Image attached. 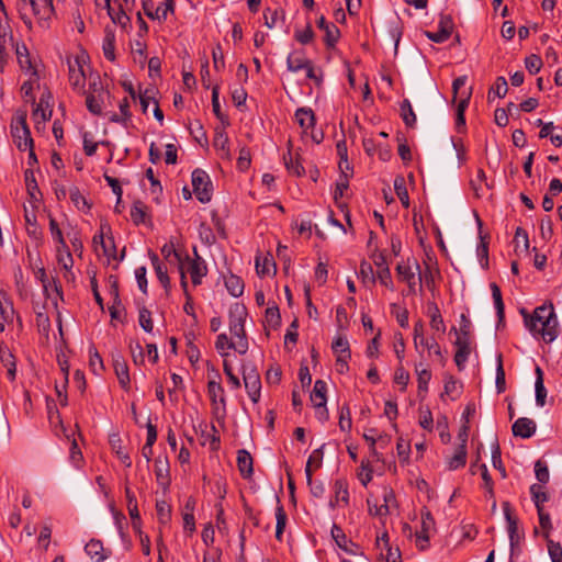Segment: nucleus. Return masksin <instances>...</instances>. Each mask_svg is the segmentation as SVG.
Segmentation results:
<instances>
[{
	"label": "nucleus",
	"instance_id": "22",
	"mask_svg": "<svg viewBox=\"0 0 562 562\" xmlns=\"http://www.w3.org/2000/svg\"><path fill=\"white\" fill-rule=\"evenodd\" d=\"M254 460L251 454L245 450L240 449L237 451V467L240 472V475L244 479H249L254 473Z\"/></svg>",
	"mask_w": 562,
	"mask_h": 562
},
{
	"label": "nucleus",
	"instance_id": "20",
	"mask_svg": "<svg viewBox=\"0 0 562 562\" xmlns=\"http://www.w3.org/2000/svg\"><path fill=\"white\" fill-rule=\"evenodd\" d=\"M312 60L305 57L304 50H294L286 58V68L289 71L297 72L307 68Z\"/></svg>",
	"mask_w": 562,
	"mask_h": 562
},
{
	"label": "nucleus",
	"instance_id": "1",
	"mask_svg": "<svg viewBox=\"0 0 562 562\" xmlns=\"http://www.w3.org/2000/svg\"><path fill=\"white\" fill-rule=\"evenodd\" d=\"M524 322L532 335H540L547 344L559 335V322L552 303L538 306L530 316L525 315Z\"/></svg>",
	"mask_w": 562,
	"mask_h": 562
},
{
	"label": "nucleus",
	"instance_id": "38",
	"mask_svg": "<svg viewBox=\"0 0 562 562\" xmlns=\"http://www.w3.org/2000/svg\"><path fill=\"white\" fill-rule=\"evenodd\" d=\"M110 443L112 450L115 452L120 461L126 467L130 468L132 465V460L128 452L122 447V440L117 435H113L110 438Z\"/></svg>",
	"mask_w": 562,
	"mask_h": 562
},
{
	"label": "nucleus",
	"instance_id": "26",
	"mask_svg": "<svg viewBox=\"0 0 562 562\" xmlns=\"http://www.w3.org/2000/svg\"><path fill=\"white\" fill-rule=\"evenodd\" d=\"M396 272L400 279L407 283L408 292L415 293L417 282L415 278V272L412 270V267L408 263H398L396 266Z\"/></svg>",
	"mask_w": 562,
	"mask_h": 562
},
{
	"label": "nucleus",
	"instance_id": "52",
	"mask_svg": "<svg viewBox=\"0 0 562 562\" xmlns=\"http://www.w3.org/2000/svg\"><path fill=\"white\" fill-rule=\"evenodd\" d=\"M100 246L102 247L103 255L109 259H116V247L112 236L104 237L103 231L100 233Z\"/></svg>",
	"mask_w": 562,
	"mask_h": 562
},
{
	"label": "nucleus",
	"instance_id": "35",
	"mask_svg": "<svg viewBox=\"0 0 562 562\" xmlns=\"http://www.w3.org/2000/svg\"><path fill=\"white\" fill-rule=\"evenodd\" d=\"M276 519V538L281 541L286 526L288 516L279 497H277Z\"/></svg>",
	"mask_w": 562,
	"mask_h": 562
},
{
	"label": "nucleus",
	"instance_id": "60",
	"mask_svg": "<svg viewBox=\"0 0 562 562\" xmlns=\"http://www.w3.org/2000/svg\"><path fill=\"white\" fill-rule=\"evenodd\" d=\"M265 322L268 326L276 329L281 324V315L278 306L268 307L265 313Z\"/></svg>",
	"mask_w": 562,
	"mask_h": 562
},
{
	"label": "nucleus",
	"instance_id": "3",
	"mask_svg": "<svg viewBox=\"0 0 562 562\" xmlns=\"http://www.w3.org/2000/svg\"><path fill=\"white\" fill-rule=\"evenodd\" d=\"M504 516L507 522V531L510 546V559L520 553V541L524 539V532H519L518 518L513 514L512 505L509 502L502 504Z\"/></svg>",
	"mask_w": 562,
	"mask_h": 562
},
{
	"label": "nucleus",
	"instance_id": "46",
	"mask_svg": "<svg viewBox=\"0 0 562 562\" xmlns=\"http://www.w3.org/2000/svg\"><path fill=\"white\" fill-rule=\"evenodd\" d=\"M490 288H491V291H492V297H493V301H494V305H495V308H496V314H497L498 321L502 322L504 319L505 306H504L501 289H499V286L495 282H492L490 284Z\"/></svg>",
	"mask_w": 562,
	"mask_h": 562
},
{
	"label": "nucleus",
	"instance_id": "34",
	"mask_svg": "<svg viewBox=\"0 0 562 562\" xmlns=\"http://www.w3.org/2000/svg\"><path fill=\"white\" fill-rule=\"evenodd\" d=\"M428 315L430 317V326L437 331L445 333L446 325L441 316L440 310L435 302L428 303Z\"/></svg>",
	"mask_w": 562,
	"mask_h": 562
},
{
	"label": "nucleus",
	"instance_id": "49",
	"mask_svg": "<svg viewBox=\"0 0 562 562\" xmlns=\"http://www.w3.org/2000/svg\"><path fill=\"white\" fill-rule=\"evenodd\" d=\"M530 495H531V499L535 503V506L537 508V513H539V508H543V503L548 502L549 496L542 490V486L539 484H532L530 486Z\"/></svg>",
	"mask_w": 562,
	"mask_h": 562
},
{
	"label": "nucleus",
	"instance_id": "37",
	"mask_svg": "<svg viewBox=\"0 0 562 562\" xmlns=\"http://www.w3.org/2000/svg\"><path fill=\"white\" fill-rule=\"evenodd\" d=\"M213 145L220 151L221 158L231 159L229 139L225 132H216Z\"/></svg>",
	"mask_w": 562,
	"mask_h": 562
},
{
	"label": "nucleus",
	"instance_id": "41",
	"mask_svg": "<svg viewBox=\"0 0 562 562\" xmlns=\"http://www.w3.org/2000/svg\"><path fill=\"white\" fill-rule=\"evenodd\" d=\"M415 371L417 374V387H418V395L422 393H427L428 391V383L431 379V372L422 367V363L416 364Z\"/></svg>",
	"mask_w": 562,
	"mask_h": 562
},
{
	"label": "nucleus",
	"instance_id": "44",
	"mask_svg": "<svg viewBox=\"0 0 562 562\" xmlns=\"http://www.w3.org/2000/svg\"><path fill=\"white\" fill-rule=\"evenodd\" d=\"M419 346L426 348L428 350L429 356L434 355L441 366L446 364V358L435 337L427 338L424 341V344H420Z\"/></svg>",
	"mask_w": 562,
	"mask_h": 562
},
{
	"label": "nucleus",
	"instance_id": "23",
	"mask_svg": "<svg viewBox=\"0 0 562 562\" xmlns=\"http://www.w3.org/2000/svg\"><path fill=\"white\" fill-rule=\"evenodd\" d=\"M334 497L329 502V506L335 508L339 505V502H342L345 505L349 503V492L348 484L346 480L339 479L334 483Z\"/></svg>",
	"mask_w": 562,
	"mask_h": 562
},
{
	"label": "nucleus",
	"instance_id": "50",
	"mask_svg": "<svg viewBox=\"0 0 562 562\" xmlns=\"http://www.w3.org/2000/svg\"><path fill=\"white\" fill-rule=\"evenodd\" d=\"M492 464L497 471H499L503 479L507 476L506 469L502 461L501 447L497 440L492 445Z\"/></svg>",
	"mask_w": 562,
	"mask_h": 562
},
{
	"label": "nucleus",
	"instance_id": "59",
	"mask_svg": "<svg viewBox=\"0 0 562 562\" xmlns=\"http://www.w3.org/2000/svg\"><path fill=\"white\" fill-rule=\"evenodd\" d=\"M49 231H50L53 239L59 245L58 251H60V247L63 249H67V245H66V241L64 239L63 232L59 228L58 223L56 222V220L54 217H52V216L49 217Z\"/></svg>",
	"mask_w": 562,
	"mask_h": 562
},
{
	"label": "nucleus",
	"instance_id": "61",
	"mask_svg": "<svg viewBox=\"0 0 562 562\" xmlns=\"http://www.w3.org/2000/svg\"><path fill=\"white\" fill-rule=\"evenodd\" d=\"M460 389L461 386L452 375L446 376L443 385L446 395H449L451 400H456L460 395Z\"/></svg>",
	"mask_w": 562,
	"mask_h": 562
},
{
	"label": "nucleus",
	"instance_id": "2",
	"mask_svg": "<svg viewBox=\"0 0 562 562\" xmlns=\"http://www.w3.org/2000/svg\"><path fill=\"white\" fill-rule=\"evenodd\" d=\"M26 111H18L10 124L13 143L21 151L26 150L34 143L26 123Z\"/></svg>",
	"mask_w": 562,
	"mask_h": 562
},
{
	"label": "nucleus",
	"instance_id": "19",
	"mask_svg": "<svg viewBox=\"0 0 562 562\" xmlns=\"http://www.w3.org/2000/svg\"><path fill=\"white\" fill-rule=\"evenodd\" d=\"M471 94H472L471 89L469 91H463L461 93L460 100L458 101L457 113H456V128L459 133H462L465 131L464 112L469 105Z\"/></svg>",
	"mask_w": 562,
	"mask_h": 562
},
{
	"label": "nucleus",
	"instance_id": "27",
	"mask_svg": "<svg viewBox=\"0 0 562 562\" xmlns=\"http://www.w3.org/2000/svg\"><path fill=\"white\" fill-rule=\"evenodd\" d=\"M86 553L95 562H103L108 559L109 554L105 553L103 543L100 540L91 539L85 547Z\"/></svg>",
	"mask_w": 562,
	"mask_h": 562
},
{
	"label": "nucleus",
	"instance_id": "8",
	"mask_svg": "<svg viewBox=\"0 0 562 562\" xmlns=\"http://www.w3.org/2000/svg\"><path fill=\"white\" fill-rule=\"evenodd\" d=\"M22 324L21 317L16 314L11 297L4 291H0V331H4L5 325H11L14 317Z\"/></svg>",
	"mask_w": 562,
	"mask_h": 562
},
{
	"label": "nucleus",
	"instance_id": "18",
	"mask_svg": "<svg viewBox=\"0 0 562 562\" xmlns=\"http://www.w3.org/2000/svg\"><path fill=\"white\" fill-rule=\"evenodd\" d=\"M199 428L201 430V437L203 439L202 445H205L209 441L211 445V449L213 451L217 450L220 448L221 439L218 430L216 429L214 424H211L209 426L205 422H202L199 424Z\"/></svg>",
	"mask_w": 562,
	"mask_h": 562
},
{
	"label": "nucleus",
	"instance_id": "47",
	"mask_svg": "<svg viewBox=\"0 0 562 562\" xmlns=\"http://www.w3.org/2000/svg\"><path fill=\"white\" fill-rule=\"evenodd\" d=\"M155 474L159 485L167 486L169 484L170 480L167 462H162L160 459L155 460Z\"/></svg>",
	"mask_w": 562,
	"mask_h": 562
},
{
	"label": "nucleus",
	"instance_id": "57",
	"mask_svg": "<svg viewBox=\"0 0 562 562\" xmlns=\"http://www.w3.org/2000/svg\"><path fill=\"white\" fill-rule=\"evenodd\" d=\"M539 525L542 529V536L546 540L550 539V532L553 529L550 514L544 512V508H539L538 513Z\"/></svg>",
	"mask_w": 562,
	"mask_h": 562
},
{
	"label": "nucleus",
	"instance_id": "11",
	"mask_svg": "<svg viewBox=\"0 0 562 562\" xmlns=\"http://www.w3.org/2000/svg\"><path fill=\"white\" fill-rule=\"evenodd\" d=\"M207 394L213 405V414L215 415L216 419H223L225 416V408H223V414L220 416V408L217 406V402H220L223 405V407H225L224 389L221 385V383L217 382L215 379L209 381Z\"/></svg>",
	"mask_w": 562,
	"mask_h": 562
},
{
	"label": "nucleus",
	"instance_id": "48",
	"mask_svg": "<svg viewBox=\"0 0 562 562\" xmlns=\"http://www.w3.org/2000/svg\"><path fill=\"white\" fill-rule=\"evenodd\" d=\"M394 190L404 207L409 206V196L405 184V179L402 176H397L394 179Z\"/></svg>",
	"mask_w": 562,
	"mask_h": 562
},
{
	"label": "nucleus",
	"instance_id": "15",
	"mask_svg": "<svg viewBox=\"0 0 562 562\" xmlns=\"http://www.w3.org/2000/svg\"><path fill=\"white\" fill-rule=\"evenodd\" d=\"M536 422L527 417L518 418L512 426L513 435L524 439L532 437L536 432Z\"/></svg>",
	"mask_w": 562,
	"mask_h": 562
},
{
	"label": "nucleus",
	"instance_id": "62",
	"mask_svg": "<svg viewBox=\"0 0 562 562\" xmlns=\"http://www.w3.org/2000/svg\"><path fill=\"white\" fill-rule=\"evenodd\" d=\"M24 179L27 193L31 195V198L36 199V193H41L33 170L26 169L24 171Z\"/></svg>",
	"mask_w": 562,
	"mask_h": 562
},
{
	"label": "nucleus",
	"instance_id": "31",
	"mask_svg": "<svg viewBox=\"0 0 562 562\" xmlns=\"http://www.w3.org/2000/svg\"><path fill=\"white\" fill-rule=\"evenodd\" d=\"M104 2H105V8L108 11V14H109L110 19L112 20V22L114 24H119L121 27L125 29L130 24L131 19L123 10V3L120 4L119 11H114V9L111 7V0H104Z\"/></svg>",
	"mask_w": 562,
	"mask_h": 562
},
{
	"label": "nucleus",
	"instance_id": "12",
	"mask_svg": "<svg viewBox=\"0 0 562 562\" xmlns=\"http://www.w3.org/2000/svg\"><path fill=\"white\" fill-rule=\"evenodd\" d=\"M83 57L77 56L71 63L68 61L69 67V82L75 90H82L85 88L86 76L83 71Z\"/></svg>",
	"mask_w": 562,
	"mask_h": 562
},
{
	"label": "nucleus",
	"instance_id": "63",
	"mask_svg": "<svg viewBox=\"0 0 562 562\" xmlns=\"http://www.w3.org/2000/svg\"><path fill=\"white\" fill-rule=\"evenodd\" d=\"M89 366L94 374H100L104 370L103 360L95 348L89 350Z\"/></svg>",
	"mask_w": 562,
	"mask_h": 562
},
{
	"label": "nucleus",
	"instance_id": "10",
	"mask_svg": "<svg viewBox=\"0 0 562 562\" xmlns=\"http://www.w3.org/2000/svg\"><path fill=\"white\" fill-rule=\"evenodd\" d=\"M113 368L115 375L117 378L120 386L124 391H130L131 389V378L128 366L120 351L112 353Z\"/></svg>",
	"mask_w": 562,
	"mask_h": 562
},
{
	"label": "nucleus",
	"instance_id": "54",
	"mask_svg": "<svg viewBox=\"0 0 562 562\" xmlns=\"http://www.w3.org/2000/svg\"><path fill=\"white\" fill-rule=\"evenodd\" d=\"M497 367H496V390L497 393H504L506 390V379H505V370L503 367V356L502 353L497 355Z\"/></svg>",
	"mask_w": 562,
	"mask_h": 562
},
{
	"label": "nucleus",
	"instance_id": "45",
	"mask_svg": "<svg viewBox=\"0 0 562 562\" xmlns=\"http://www.w3.org/2000/svg\"><path fill=\"white\" fill-rule=\"evenodd\" d=\"M331 537L336 544L344 551H349L348 544L357 548V546L347 538L344 530L336 524L331 527Z\"/></svg>",
	"mask_w": 562,
	"mask_h": 562
},
{
	"label": "nucleus",
	"instance_id": "17",
	"mask_svg": "<svg viewBox=\"0 0 562 562\" xmlns=\"http://www.w3.org/2000/svg\"><path fill=\"white\" fill-rule=\"evenodd\" d=\"M374 265L378 267V278L381 282V284L385 285L389 289H393V281L391 277V271L389 268V265L386 262V258L384 254H379L374 256Z\"/></svg>",
	"mask_w": 562,
	"mask_h": 562
},
{
	"label": "nucleus",
	"instance_id": "55",
	"mask_svg": "<svg viewBox=\"0 0 562 562\" xmlns=\"http://www.w3.org/2000/svg\"><path fill=\"white\" fill-rule=\"evenodd\" d=\"M324 32H325L324 42H325L326 47L334 48L340 37L339 29L334 23H330L329 26H326Z\"/></svg>",
	"mask_w": 562,
	"mask_h": 562
},
{
	"label": "nucleus",
	"instance_id": "33",
	"mask_svg": "<svg viewBox=\"0 0 562 562\" xmlns=\"http://www.w3.org/2000/svg\"><path fill=\"white\" fill-rule=\"evenodd\" d=\"M247 308L241 303H234L231 305L228 311V325L229 324H236V325H245L246 318H247Z\"/></svg>",
	"mask_w": 562,
	"mask_h": 562
},
{
	"label": "nucleus",
	"instance_id": "43",
	"mask_svg": "<svg viewBox=\"0 0 562 562\" xmlns=\"http://www.w3.org/2000/svg\"><path fill=\"white\" fill-rule=\"evenodd\" d=\"M477 258L480 260V263L483 269L488 268V236L482 235V232L480 231V244L476 248Z\"/></svg>",
	"mask_w": 562,
	"mask_h": 562
},
{
	"label": "nucleus",
	"instance_id": "32",
	"mask_svg": "<svg viewBox=\"0 0 562 562\" xmlns=\"http://www.w3.org/2000/svg\"><path fill=\"white\" fill-rule=\"evenodd\" d=\"M295 119L304 131L315 126V114L310 108H299L295 111Z\"/></svg>",
	"mask_w": 562,
	"mask_h": 562
},
{
	"label": "nucleus",
	"instance_id": "56",
	"mask_svg": "<svg viewBox=\"0 0 562 562\" xmlns=\"http://www.w3.org/2000/svg\"><path fill=\"white\" fill-rule=\"evenodd\" d=\"M271 269L276 272V263L272 258L265 257L261 261L260 257H256V271L260 277L270 274Z\"/></svg>",
	"mask_w": 562,
	"mask_h": 562
},
{
	"label": "nucleus",
	"instance_id": "14",
	"mask_svg": "<svg viewBox=\"0 0 562 562\" xmlns=\"http://www.w3.org/2000/svg\"><path fill=\"white\" fill-rule=\"evenodd\" d=\"M331 349L337 356L336 364L346 367V362L351 358L348 339L345 336H337L331 344Z\"/></svg>",
	"mask_w": 562,
	"mask_h": 562
},
{
	"label": "nucleus",
	"instance_id": "64",
	"mask_svg": "<svg viewBox=\"0 0 562 562\" xmlns=\"http://www.w3.org/2000/svg\"><path fill=\"white\" fill-rule=\"evenodd\" d=\"M547 548L552 562H562V546L560 542L548 539Z\"/></svg>",
	"mask_w": 562,
	"mask_h": 562
},
{
	"label": "nucleus",
	"instance_id": "5",
	"mask_svg": "<svg viewBox=\"0 0 562 562\" xmlns=\"http://www.w3.org/2000/svg\"><path fill=\"white\" fill-rule=\"evenodd\" d=\"M192 187L196 199L201 203H207L212 199L213 186L210 176L202 169L192 172Z\"/></svg>",
	"mask_w": 562,
	"mask_h": 562
},
{
	"label": "nucleus",
	"instance_id": "7",
	"mask_svg": "<svg viewBox=\"0 0 562 562\" xmlns=\"http://www.w3.org/2000/svg\"><path fill=\"white\" fill-rule=\"evenodd\" d=\"M193 251L195 256L193 259H191L189 255H184V271L190 274L194 285H200L203 277L207 273V267L205 261L199 256L196 248H194Z\"/></svg>",
	"mask_w": 562,
	"mask_h": 562
},
{
	"label": "nucleus",
	"instance_id": "21",
	"mask_svg": "<svg viewBox=\"0 0 562 562\" xmlns=\"http://www.w3.org/2000/svg\"><path fill=\"white\" fill-rule=\"evenodd\" d=\"M229 331L232 336L237 339L235 350L239 355H245L248 351L249 347L245 325L229 324Z\"/></svg>",
	"mask_w": 562,
	"mask_h": 562
},
{
	"label": "nucleus",
	"instance_id": "29",
	"mask_svg": "<svg viewBox=\"0 0 562 562\" xmlns=\"http://www.w3.org/2000/svg\"><path fill=\"white\" fill-rule=\"evenodd\" d=\"M102 49L108 60L113 61L115 59V33L110 26L104 29Z\"/></svg>",
	"mask_w": 562,
	"mask_h": 562
},
{
	"label": "nucleus",
	"instance_id": "30",
	"mask_svg": "<svg viewBox=\"0 0 562 562\" xmlns=\"http://www.w3.org/2000/svg\"><path fill=\"white\" fill-rule=\"evenodd\" d=\"M326 391L327 384L323 380H316L314 383V389L311 393V402L313 403L315 408H321L326 405Z\"/></svg>",
	"mask_w": 562,
	"mask_h": 562
},
{
	"label": "nucleus",
	"instance_id": "13",
	"mask_svg": "<svg viewBox=\"0 0 562 562\" xmlns=\"http://www.w3.org/2000/svg\"><path fill=\"white\" fill-rule=\"evenodd\" d=\"M435 529V519L428 509L422 510V528L416 532L417 542L420 550L428 548L429 532Z\"/></svg>",
	"mask_w": 562,
	"mask_h": 562
},
{
	"label": "nucleus",
	"instance_id": "24",
	"mask_svg": "<svg viewBox=\"0 0 562 562\" xmlns=\"http://www.w3.org/2000/svg\"><path fill=\"white\" fill-rule=\"evenodd\" d=\"M284 165L286 170L296 177H301L305 173V169L301 162L300 155L293 154L291 149L283 156Z\"/></svg>",
	"mask_w": 562,
	"mask_h": 562
},
{
	"label": "nucleus",
	"instance_id": "25",
	"mask_svg": "<svg viewBox=\"0 0 562 562\" xmlns=\"http://www.w3.org/2000/svg\"><path fill=\"white\" fill-rule=\"evenodd\" d=\"M161 255L170 265H176L178 268L184 265V256L175 248V244L172 241H169L161 247Z\"/></svg>",
	"mask_w": 562,
	"mask_h": 562
},
{
	"label": "nucleus",
	"instance_id": "53",
	"mask_svg": "<svg viewBox=\"0 0 562 562\" xmlns=\"http://www.w3.org/2000/svg\"><path fill=\"white\" fill-rule=\"evenodd\" d=\"M401 116L408 127H413L415 125L416 115L413 111L409 100L407 99L403 100L401 103Z\"/></svg>",
	"mask_w": 562,
	"mask_h": 562
},
{
	"label": "nucleus",
	"instance_id": "39",
	"mask_svg": "<svg viewBox=\"0 0 562 562\" xmlns=\"http://www.w3.org/2000/svg\"><path fill=\"white\" fill-rule=\"evenodd\" d=\"M147 206L142 201H135L131 207V220L135 225L146 223Z\"/></svg>",
	"mask_w": 562,
	"mask_h": 562
},
{
	"label": "nucleus",
	"instance_id": "16",
	"mask_svg": "<svg viewBox=\"0 0 562 562\" xmlns=\"http://www.w3.org/2000/svg\"><path fill=\"white\" fill-rule=\"evenodd\" d=\"M30 10L40 20H48L54 13L53 0H29Z\"/></svg>",
	"mask_w": 562,
	"mask_h": 562
},
{
	"label": "nucleus",
	"instance_id": "58",
	"mask_svg": "<svg viewBox=\"0 0 562 562\" xmlns=\"http://www.w3.org/2000/svg\"><path fill=\"white\" fill-rule=\"evenodd\" d=\"M508 91V85L505 77H497L494 85L491 87L488 91V100H491V94L493 93L497 98H504Z\"/></svg>",
	"mask_w": 562,
	"mask_h": 562
},
{
	"label": "nucleus",
	"instance_id": "4",
	"mask_svg": "<svg viewBox=\"0 0 562 562\" xmlns=\"http://www.w3.org/2000/svg\"><path fill=\"white\" fill-rule=\"evenodd\" d=\"M324 446L325 445H322L318 449H315L311 453V456L307 459L306 465H305V475H306L307 484L310 486L311 494L317 498H319L324 495L325 486L319 481H315V482L313 481L312 461H314V460L317 461L316 469L322 467L323 457H324V452H323Z\"/></svg>",
	"mask_w": 562,
	"mask_h": 562
},
{
	"label": "nucleus",
	"instance_id": "40",
	"mask_svg": "<svg viewBox=\"0 0 562 562\" xmlns=\"http://www.w3.org/2000/svg\"><path fill=\"white\" fill-rule=\"evenodd\" d=\"M467 463V448L464 445H459L454 454L448 461V469L451 471L461 469Z\"/></svg>",
	"mask_w": 562,
	"mask_h": 562
},
{
	"label": "nucleus",
	"instance_id": "51",
	"mask_svg": "<svg viewBox=\"0 0 562 562\" xmlns=\"http://www.w3.org/2000/svg\"><path fill=\"white\" fill-rule=\"evenodd\" d=\"M235 346L236 341L234 342L232 339H229L225 333L220 334L215 341V349L222 357H226L228 355L226 352L227 349L235 350Z\"/></svg>",
	"mask_w": 562,
	"mask_h": 562
},
{
	"label": "nucleus",
	"instance_id": "9",
	"mask_svg": "<svg viewBox=\"0 0 562 562\" xmlns=\"http://www.w3.org/2000/svg\"><path fill=\"white\" fill-rule=\"evenodd\" d=\"M89 87H90L91 92H89L86 97V105L90 113L99 116L102 114V104H103V99H102L103 87L100 82L99 77H97L92 82H90Z\"/></svg>",
	"mask_w": 562,
	"mask_h": 562
},
{
	"label": "nucleus",
	"instance_id": "36",
	"mask_svg": "<svg viewBox=\"0 0 562 562\" xmlns=\"http://www.w3.org/2000/svg\"><path fill=\"white\" fill-rule=\"evenodd\" d=\"M535 373H536V383H535L536 403L538 406L542 407L546 404V397H547V390L543 384V371L539 366H537Z\"/></svg>",
	"mask_w": 562,
	"mask_h": 562
},
{
	"label": "nucleus",
	"instance_id": "28",
	"mask_svg": "<svg viewBox=\"0 0 562 562\" xmlns=\"http://www.w3.org/2000/svg\"><path fill=\"white\" fill-rule=\"evenodd\" d=\"M265 25L269 29H273L279 24H283L285 20V13L281 8H266L263 11Z\"/></svg>",
	"mask_w": 562,
	"mask_h": 562
},
{
	"label": "nucleus",
	"instance_id": "6",
	"mask_svg": "<svg viewBox=\"0 0 562 562\" xmlns=\"http://www.w3.org/2000/svg\"><path fill=\"white\" fill-rule=\"evenodd\" d=\"M243 380L249 398L256 404L261 395V380L256 366L248 363L243 366Z\"/></svg>",
	"mask_w": 562,
	"mask_h": 562
},
{
	"label": "nucleus",
	"instance_id": "42",
	"mask_svg": "<svg viewBox=\"0 0 562 562\" xmlns=\"http://www.w3.org/2000/svg\"><path fill=\"white\" fill-rule=\"evenodd\" d=\"M225 286L227 291L235 297H239L244 293V281L238 276L231 274L225 278Z\"/></svg>",
	"mask_w": 562,
	"mask_h": 562
}]
</instances>
